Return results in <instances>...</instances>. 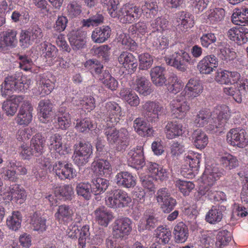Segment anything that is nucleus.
Listing matches in <instances>:
<instances>
[{
  "label": "nucleus",
  "instance_id": "obj_1",
  "mask_svg": "<svg viewBox=\"0 0 248 248\" xmlns=\"http://www.w3.org/2000/svg\"><path fill=\"white\" fill-rule=\"evenodd\" d=\"M235 113L236 111L231 110L226 105L218 106L213 113L208 110H201L197 114L194 124L198 127H202L209 124L208 129L217 132V129L223 127L232 114Z\"/></svg>",
  "mask_w": 248,
  "mask_h": 248
},
{
  "label": "nucleus",
  "instance_id": "obj_2",
  "mask_svg": "<svg viewBox=\"0 0 248 248\" xmlns=\"http://www.w3.org/2000/svg\"><path fill=\"white\" fill-rule=\"evenodd\" d=\"M31 84V79L26 76L18 78L15 76H8L1 85V95L6 97L14 91L24 92L30 88Z\"/></svg>",
  "mask_w": 248,
  "mask_h": 248
},
{
  "label": "nucleus",
  "instance_id": "obj_3",
  "mask_svg": "<svg viewBox=\"0 0 248 248\" xmlns=\"http://www.w3.org/2000/svg\"><path fill=\"white\" fill-rule=\"evenodd\" d=\"M105 134L107 141L111 145H115L118 151L125 150L128 145V132L125 128L117 131L114 127L108 128L105 130Z\"/></svg>",
  "mask_w": 248,
  "mask_h": 248
},
{
  "label": "nucleus",
  "instance_id": "obj_4",
  "mask_svg": "<svg viewBox=\"0 0 248 248\" xmlns=\"http://www.w3.org/2000/svg\"><path fill=\"white\" fill-rule=\"evenodd\" d=\"M105 201L108 206L118 208L128 206L132 199L125 191L118 189L108 192Z\"/></svg>",
  "mask_w": 248,
  "mask_h": 248
},
{
  "label": "nucleus",
  "instance_id": "obj_5",
  "mask_svg": "<svg viewBox=\"0 0 248 248\" xmlns=\"http://www.w3.org/2000/svg\"><path fill=\"white\" fill-rule=\"evenodd\" d=\"M93 153L92 146L89 143L80 142L75 146L72 156L74 163L82 166L88 162Z\"/></svg>",
  "mask_w": 248,
  "mask_h": 248
},
{
  "label": "nucleus",
  "instance_id": "obj_6",
  "mask_svg": "<svg viewBox=\"0 0 248 248\" xmlns=\"http://www.w3.org/2000/svg\"><path fill=\"white\" fill-rule=\"evenodd\" d=\"M141 16L140 8L130 3L124 5L119 13L120 21L123 23H132L138 20Z\"/></svg>",
  "mask_w": 248,
  "mask_h": 248
},
{
  "label": "nucleus",
  "instance_id": "obj_7",
  "mask_svg": "<svg viewBox=\"0 0 248 248\" xmlns=\"http://www.w3.org/2000/svg\"><path fill=\"white\" fill-rule=\"evenodd\" d=\"M1 195L4 200L19 204L23 203L27 196L24 189L17 184H13L6 188Z\"/></svg>",
  "mask_w": 248,
  "mask_h": 248
},
{
  "label": "nucleus",
  "instance_id": "obj_8",
  "mask_svg": "<svg viewBox=\"0 0 248 248\" xmlns=\"http://www.w3.org/2000/svg\"><path fill=\"white\" fill-rule=\"evenodd\" d=\"M186 97L181 94L173 99L170 103V110L174 116L177 118H184L190 109V106Z\"/></svg>",
  "mask_w": 248,
  "mask_h": 248
},
{
  "label": "nucleus",
  "instance_id": "obj_9",
  "mask_svg": "<svg viewBox=\"0 0 248 248\" xmlns=\"http://www.w3.org/2000/svg\"><path fill=\"white\" fill-rule=\"evenodd\" d=\"M223 175V171L219 170L216 166H208L201 177L202 184L200 185L199 189L202 187H213L215 182Z\"/></svg>",
  "mask_w": 248,
  "mask_h": 248
},
{
  "label": "nucleus",
  "instance_id": "obj_10",
  "mask_svg": "<svg viewBox=\"0 0 248 248\" xmlns=\"http://www.w3.org/2000/svg\"><path fill=\"white\" fill-rule=\"evenodd\" d=\"M105 110L106 113L105 120L109 126H114L120 120L122 115V108L115 102L108 101L105 105Z\"/></svg>",
  "mask_w": 248,
  "mask_h": 248
},
{
  "label": "nucleus",
  "instance_id": "obj_11",
  "mask_svg": "<svg viewBox=\"0 0 248 248\" xmlns=\"http://www.w3.org/2000/svg\"><path fill=\"white\" fill-rule=\"evenodd\" d=\"M227 141L233 146L243 148L248 145V139L244 130L236 128L232 129L228 132Z\"/></svg>",
  "mask_w": 248,
  "mask_h": 248
},
{
  "label": "nucleus",
  "instance_id": "obj_12",
  "mask_svg": "<svg viewBox=\"0 0 248 248\" xmlns=\"http://www.w3.org/2000/svg\"><path fill=\"white\" fill-rule=\"evenodd\" d=\"M203 90V87L201 81L196 78H193L188 80L184 90L180 94L188 100H192L200 96Z\"/></svg>",
  "mask_w": 248,
  "mask_h": 248
},
{
  "label": "nucleus",
  "instance_id": "obj_13",
  "mask_svg": "<svg viewBox=\"0 0 248 248\" xmlns=\"http://www.w3.org/2000/svg\"><path fill=\"white\" fill-rule=\"evenodd\" d=\"M156 200L165 213L170 212L176 204L175 199L171 197L170 194L166 188H161L158 190Z\"/></svg>",
  "mask_w": 248,
  "mask_h": 248
},
{
  "label": "nucleus",
  "instance_id": "obj_14",
  "mask_svg": "<svg viewBox=\"0 0 248 248\" xmlns=\"http://www.w3.org/2000/svg\"><path fill=\"white\" fill-rule=\"evenodd\" d=\"M132 220L128 217L116 220L113 227V236L121 238L128 235L132 231Z\"/></svg>",
  "mask_w": 248,
  "mask_h": 248
},
{
  "label": "nucleus",
  "instance_id": "obj_15",
  "mask_svg": "<svg viewBox=\"0 0 248 248\" xmlns=\"http://www.w3.org/2000/svg\"><path fill=\"white\" fill-rule=\"evenodd\" d=\"M53 171L61 179H72L77 176L76 170L72 164L61 161L53 165Z\"/></svg>",
  "mask_w": 248,
  "mask_h": 248
},
{
  "label": "nucleus",
  "instance_id": "obj_16",
  "mask_svg": "<svg viewBox=\"0 0 248 248\" xmlns=\"http://www.w3.org/2000/svg\"><path fill=\"white\" fill-rule=\"evenodd\" d=\"M218 66L217 58L214 55L204 56L197 64L198 70L202 74L209 75L215 70Z\"/></svg>",
  "mask_w": 248,
  "mask_h": 248
},
{
  "label": "nucleus",
  "instance_id": "obj_17",
  "mask_svg": "<svg viewBox=\"0 0 248 248\" xmlns=\"http://www.w3.org/2000/svg\"><path fill=\"white\" fill-rule=\"evenodd\" d=\"M142 109L147 119L151 122L156 121L159 116L163 113V107L156 102H146L142 105Z\"/></svg>",
  "mask_w": 248,
  "mask_h": 248
},
{
  "label": "nucleus",
  "instance_id": "obj_18",
  "mask_svg": "<svg viewBox=\"0 0 248 248\" xmlns=\"http://www.w3.org/2000/svg\"><path fill=\"white\" fill-rule=\"evenodd\" d=\"M127 159L131 166L138 169L142 168L145 164L143 147L139 145L131 149L128 153Z\"/></svg>",
  "mask_w": 248,
  "mask_h": 248
},
{
  "label": "nucleus",
  "instance_id": "obj_19",
  "mask_svg": "<svg viewBox=\"0 0 248 248\" xmlns=\"http://www.w3.org/2000/svg\"><path fill=\"white\" fill-rule=\"evenodd\" d=\"M91 170L96 176L108 177L112 173V168L108 160L96 159L91 164Z\"/></svg>",
  "mask_w": 248,
  "mask_h": 248
},
{
  "label": "nucleus",
  "instance_id": "obj_20",
  "mask_svg": "<svg viewBox=\"0 0 248 248\" xmlns=\"http://www.w3.org/2000/svg\"><path fill=\"white\" fill-rule=\"evenodd\" d=\"M32 108L27 101L22 104L16 118V123L20 125H28L31 121Z\"/></svg>",
  "mask_w": 248,
  "mask_h": 248
},
{
  "label": "nucleus",
  "instance_id": "obj_21",
  "mask_svg": "<svg viewBox=\"0 0 248 248\" xmlns=\"http://www.w3.org/2000/svg\"><path fill=\"white\" fill-rule=\"evenodd\" d=\"M49 143L50 150L60 155H66L69 152V146L64 142L62 137L59 134L52 135L49 139Z\"/></svg>",
  "mask_w": 248,
  "mask_h": 248
},
{
  "label": "nucleus",
  "instance_id": "obj_22",
  "mask_svg": "<svg viewBox=\"0 0 248 248\" xmlns=\"http://www.w3.org/2000/svg\"><path fill=\"white\" fill-rule=\"evenodd\" d=\"M16 31L15 30H8L0 37V52L4 53L7 48L15 47L17 43Z\"/></svg>",
  "mask_w": 248,
  "mask_h": 248
},
{
  "label": "nucleus",
  "instance_id": "obj_23",
  "mask_svg": "<svg viewBox=\"0 0 248 248\" xmlns=\"http://www.w3.org/2000/svg\"><path fill=\"white\" fill-rule=\"evenodd\" d=\"M86 32L80 30H73L68 34L70 45L74 50H79L85 45Z\"/></svg>",
  "mask_w": 248,
  "mask_h": 248
},
{
  "label": "nucleus",
  "instance_id": "obj_24",
  "mask_svg": "<svg viewBox=\"0 0 248 248\" xmlns=\"http://www.w3.org/2000/svg\"><path fill=\"white\" fill-rule=\"evenodd\" d=\"M227 35L232 41L241 45L248 41V30L242 27H233L228 31Z\"/></svg>",
  "mask_w": 248,
  "mask_h": 248
},
{
  "label": "nucleus",
  "instance_id": "obj_25",
  "mask_svg": "<svg viewBox=\"0 0 248 248\" xmlns=\"http://www.w3.org/2000/svg\"><path fill=\"white\" fill-rule=\"evenodd\" d=\"M94 217L98 224L105 227L114 217L112 213L104 206L98 207L94 211Z\"/></svg>",
  "mask_w": 248,
  "mask_h": 248
},
{
  "label": "nucleus",
  "instance_id": "obj_26",
  "mask_svg": "<svg viewBox=\"0 0 248 248\" xmlns=\"http://www.w3.org/2000/svg\"><path fill=\"white\" fill-rule=\"evenodd\" d=\"M119 63L129 72H133L137 69V59L132 53L127 51L121 53L118 58Z\"/></svg>",
  "mask_w": 248,
  "mask_h": 248
},
{
  "label": "nucleus",
  "instance_id": "obj_27",
  "mask_svg": "<svg viewBox=\"0 0 248 248\" xmlns=\"http://www.w3.org/2000/svg\"><path fill=\"white\" fill-rule=\"evenodd\" d=\"M56 126L62 130L67 129L71 125V118L66 107L61 106L55 118Z\"/></svg>",
  "mask_w": 248,
  "mask_h": 248
},
{
  "label": "nucleus",
  "instance_id": "obj_28",
  "mask_svg": "<svg viewBox=\"0 0 248 248\" xmlns=\"http://www.w3.org/2000/svg\"><path fill=\"white\" fill-rule=\"evenodd\" d=\"M178 29L182 32H185L193 27L194 24L193 16L185 11H181L177 14Z\"/></svg>",
  "mask_w": 248,
  "mask_h": 248
},
{
  "label": "nucleus",
  "instance_id": "obj_29",
  "mask_svg": "<svg viewBox=\"0 0 248 248\" xmlns=\"http://www.w3.org/2000/svg\"><path fill=\"white\" fill-rule=\"evenodd\" d=\"M147 168L149 175L156 180L164 181L168 178V170L161 165L155 163L149 162Z\"/></svg>",
  "mask_w": 248,
  "mask_h": 248
},
{
  "label": "nucleus",
  "instance_id": "obj_30",
  "mask_svg": "<svg viewBox=\"0 0 248 248\" xmlns=\"http://www.w3.org/2000/svg\"><path fill=\"white\" fill-rule=\"evenodd\" d=\"M165 132L167 138L171 140L182 135L185 132V127L178 122L170 121L166 124Z\"/></svg>",
  "mask_w": 248,
  "mask_h": 248
},
{
  "label": "nucleus",
  "instance_id": "obj_31",
  "mask_svg": "<svg viewBox=\"0 0 248 248\" xmlns=\"http://www.w3.org/2000/svg\"><path fill=\"white\" fill-rule=\"evenodd\" d=\"M115 181L118 186L130 188L136 185L135 177L127 171H121L115 176Z\"/></svg>",
  "mask_w": 248,
  "mask_h": 248
},
{
  "label": "nucleus",
  "instance_id": "obj_32",
  "mask_svg": "<svg viewBox=\"0 0 248 248\" xmlns=\"http://www.w3.org/2000/svg\"><path fill=\"white\" fill-rule=\"evenodd\" d=\"M37 84L39 92L43 95L49 94L53 90L55 83L47 75H40L37 78Z\"/></svg>",
  "mask_w": 248,
  "mask_h": 248
},
{
  "label": "nucleus",
  "instance_id": "obj_33",
  "mask_svg": "<svg viewBox=\"0 0 248 248\" xmlns=\"http://www.w3.org/2000/svg\"><path fill=\"white\" fill-rule=\"evenodd\" d=\"M201 158V154L193 151L188 152L187 154L185 155V160L186 163L189 164L191 169L188 174H190L191 173L192 175L194 176L197 173Z\"/></svg>",
  "mask_w": 248,
  "mask_h": 248
},
{
  "label": "nucleus",
  "instance_id": "obj_34",
  "mask_svg": "<svg viewBox=\"0 0 248 248\" xmlns=\"http://www.w3.org/2000/svg\"><path fill=\"white\" fill-rule=\"evenodd\" d=\"M30 223L34 231L40 233L46 230V219L40 213H34L30 216Z\"/></svg>",
  "mask_w": 248,
  "mask_h": 248
},
{
  "label": "nucleus",
  "instance_id": "obj_35",
  "mask_svg": "<svg viewBox=\"0 0 248 248\" xmlns=\"http://www.w3.org/2000/svg\"><path fill=\"white\" fill-rule=\"evenodd\" d=\"M157 221V220L154 214L145 213L139 221L138 225V231L141 232L145 230H151L155 227Z\"/></svg>",
  "mask_w": 248,
  "mask_h": 248
},
{
  "label": "nucleus",
  "instance_id": "obj_36",
  "mask_svg": "<svg viewBox=\"0 0 248 248\" xmlns=\"http://www.w3.org/2000/svg\"><path fill=\"white\" fill-rule=\"evenodd\" d=\"M23 97L22 96L15 97L12 100H7L2 104V109L8 116H14L17 111L18 105L23 103Z\"/></svg>",
  "mask_w": 248,
  "mask_h": 248
},
{
  "label": "nucleus",
  "instance_id": "obj_37",
  "mask_svg": "<svg viewBox=\"0 0 248 248\" xmlns=\"http://www.w3.org/2000/svg\"><path fill=\"white\" fill-rule=\"evenodd\" d=\"M38 110L40 121L46 123L51 115L52 104L49 100H41L38 104Z\"/></svg>",
  "mask_w": 248,
  "mask_h": 248
},
{
  "label": "nucleus",
  "instance_id": "obj_38",
  "mask_svg": "<svg viewBox=\"0 0 248 248\" xmlns=\"http://www.w3.org/2000/svg\"><path fill=\"white\" fill-rule=\"evenodd\" d=\"M110 34V28L108 26H102L93 31L91 37L94 43H102L109 38Z\"/></svg>",
  "mask_w": 248,
  "mask_h": 248
},
{
  "label": "nucleus",
  "instance_id": "obj_39",
  "mask_svg": "<svg viewBox=\"0 0 248 248\" xmlns=\"http://www.w3.org/2000/svg\"><path fill=\"white\" fill-rule=\"evenodd\" d=\"M226 209V207L224 205L213 206L206 215V220L211 224L220 222L223 217V212Z\"/></svg>",
  "mask_w": 248,
  "mask_h": 248
},
{
  "label": "nucleus",
  "instance_id": "obj_40",
  "mask_svg": "<svg viewBox=\"0 0 248 248\" xmlns=\"http://www.w3.org/2000/svg\"><path fill=\"white\" fill-rule=\"evenodd\" d=\"M165 68L162 66H155L150 70V76L152 81L156 86L161 87L166 82V78L165 77Z\"/></svg>",
  "mask_w": 248,
  "mask_h": 248
},
{
  "label": "nucleus",
  "instance_id": "obj_41",
  "mask_svg": "<svg viewBox=\"0 0 248 248\" xmlns=\"http://www.w3.org/2000/svg\"><path fill=\"white\" fill-rule=\"evenodd\" d=\"M134 88L139 93L145 96L150 94L153 91L151 83L144 77H137Z\"/></svg>",
  "mask_w": 248,
  "mask_h": 248
},
{
  "label": "nucleus",
  "instance_id": "obj_42",
  "mask_svg": "<svg viewBox=\"0 0 248 248\" xmlns=\"http://www.w3.org/2000/svg\"><path fill=\"white\" fill-rule=\"evenodd\" d=\"M120 98L131 107H137L140 103L138 95L129 89L123 88L120 92Z\"/></svg>",
  "mask_w": 248,
  "mask_h": 248
},
{
  "label": "nucleus",
  "instance_id": "obj_43",
  "mask_svg": "<svg viewBox=\"0 0 248 248\" xmlns=\"http://www.w3.org/2000/svg\"><path fill=\"white\" fill-rule=\"evenodd\" d=\"M41 50L49 64H53L58 54L56 47L50 43L44 42L41 44Z\"/></svg>",
  "mask_w": 248,
  "mask_h": 248
},
{
  "label": "nucleus",
  "instance_id": "obj_44",
  "mask_svg": "<svg viewBox=\"0 0 248 248\" xmlns=\"http://www.w3.org/2000/svg\"><path fill=\"white\" fill-rule=\"evenodd\" d=\"M133 127L136 132L141 136H152L153 135L154 130L150 127L146 121L141 118H138L134 121Z\"/></svg>",
  "mask_w": 248,
  "mask_h": 248
},
{
  "label": "nucleus",
  "instance_id": "obj_45",
  "mask_svg": "<svg viewBox=\"0 0 248 248\" xmlns=\"http://www.w3.org/2000/svg\"><path fill=\"white\" fill-rule=\"evenodd\" d=\"M74 214L72 208L65 204L60 205L55 214V218L60 222H67L71 221Z\"/></svg>",
  "mask_w": 248,
  "mask_h": 248
},
{
  "label": "nucleus",
  "instance_id": "obj_46",
  "mask_svg": "<svg viewBox=\"0 0 248 248\" xmlns=\"http://www.w3.org/2000/svg\"><path fill=\"white\" fill-rule=\"evenodd\" d=\"M232 21L237 25H248V8L235 9L232 16Z\"/></svg>",
  "mask_w": 248,
  "mask_h": 248
},
{
  "label": "nucleus",
  "instance_id": "obj_47",
  "mask_svg": "<svg viewBox=\"0 0 248 248\" xmlns=\"http://www.w3.org/2000/svg\"><path fill=\"white\" fill-rule=\"evenodd\" d=\"M199 194L216 201H225L226 199L225 194L222 191H216L215 187H202L199 190Z\"/></svg>",
  "mask_w": 248,
  "mask_h": 248
},
{
  "label": "nucleus",
  "instance_id": "obj_48",
  "mask_svg": "<svg viewBox=\"0 0 248 248\" xmlns=\"http://www.w3.org/2000/svg\"><path fill=\"white\" fill-rule=\"evenodd\" d=\"M22 216L18 211H14L6 219V225L11 230L18 231L21 227Z\"/></svg>",
  "mask_w": 248,
  "mask_h": 248
},
{
  "label": "nucleus",
  "instance_id": "obj_49",
  "mask_svg": "<svg viewBox=\"0 0 248 248\" xmlns=\"http://www.w3.org/2000/svg\"><path fill=\"white\" fill-rule=\"evenodd\" d=\"M192 140L193 145L199 149L204 148L208 142V137L201 129H196L192 133Z\"/></svg>",
  "mask_w": 248,
  "mask_h": 248
},
{
  "label": "nucleus",
  "instance_id": "obj_50",
  "mask_svg": "<svg viewBox=\"0 0 248 248\" xmlns=\"http://www.w3.org/2000/svg\"><path fill=\"white\" fill-rule=\"evenodd\" d=\"M173 233L176 242L184 243L188 236V228L185 223L180 222L174 227Z\"/></svg>",
  "mask_w": 248,
  "mask_h": 248
},
{
  "label": "nucleus",
  "instance_id": "obj_51",
  "mask_svg": "<svg viewBox=\"0 0 248 248\" xmlns=\"http://www.w3.org/2000/svg\"><path fill=\"white\" fill-rule=\"evenodd\" d=\"M46 139L40 133L35 135L31 140V146L33 148L35 155H41L44 152Z\"/></svg>",
  "mask_w": 248,
  "mask_h": 248
},
{
  "label": "nucleus",
  "instance_id": "obj_52",
  "mask_svg": "<svg viewBox=\"0 0 248 248\" xmlns=\"http://www.w3.org/2000/svg\"><path fill=\"white\" fill-rule=\"evenodd\" d=\"M183 87V82L176 75L172 74L170 76L167 89L170 93L176 94L182 90Z\"/></svg>",
  "mask_w": 248,
  "mask_h": 248
},
{
  "label": "nucleus",
  "instance_id": "obj_53",
  "mask_svg": "<svg viewBox=\"0 0 248 248\" xmlns=\"http://www.w3.org/2000/svg\"><path fill=\"white\" fill-rule=\"evenodd\" d=\"M93 192L98 195L105 192L109 186L108 181L101 177L94 178L92 181Z\"/></svg>",
  "mask_w": 248,
  "mask_h": 248
},
{
  "label": "nucleus",
  "instance_id": "obj_54",
  "mask_svg": "<svg viewBox=\"0 0 248 248\" xmlns=\"http://www.w3.org/2000/svg\"><path fill=\"white\" fill-rule=\"evenodd\" d=\"M104 86L111 91H115L118 87V82L108 71H105L99 77Z\"/></svg>",
  "mask_w": 248,
  "mask_h": 248
},
{
  "label": "nucleus",
  "instance_id": "obj_55",
  "mask_svg": "<svg viewBox=\"0 0 248 248\" xmlns=\"http://www.w3.org/2000/svg\"><path fill=\"white\" fill-rule=\"evenodd\" d=\"M238 175L242 179L246 181L243 186L241 194L242 202L248 207V169H245L238 173Z\"/></svg>",
  "mask_w": 248,
  "mask_h": 248
},
{
  "label": "nucleus",
  "instance_id": "obj_56",
  "mask_svg": "<svg viewBox=\"0 0 248 248\" xmlns=\"http://www.w3.org/2000/svg\"><path fill=\"white\" fill-rule=\"evenodd\" d=\"M141 13H143L147 17L154 16L157 12L158 6L155 0H146L140 9Z\"/></svg>",
  "mask_w": 248,
  "mask_h": 248
},
{
  "label": "nucleus",
  "instance_id": "obj_57",
  "mask_svg": "<svg viewBox=\"0 0 248 248\" xmlns=\"http://www.w3.org/2000/svg\"><path fill=\"white\" fill-rule=\"evenodd\" d=\"M155 237L158 239L157 242H162L163 244L168 243L171 237V232L169 229L163 226H159L155 230Z\"/></svg>",
  "mask_w": 248,
  "mask_h": 248
},
{
  "label": "nucleus",
  "instance_id": "obj_58",
  "mask_svg": "<svg viewBox=\"0 0 248 248\" xmlns=\"http://www.w3.org/2000/svg\"><path fill=\"white\" fill-rule=\"evenodd\" d=\"M232 234L227 230L219 231L217 236L216 248H223L227 246L232 240Z\"/></svg>",
  "mask_w": 248,
  "mask_h": 248
},
{
  "label": "nucleus",
  "instance_id": "obj_59",
  "mask_svg": "<svg viewBox=\"0 0 248 248\" xmlns=\"http://www.w3.org/2000/svg\"><path fill=\"white\" fill-rule=\"evenodd\" d=\"M220 162L223 167L228 170L236 168L239 164L236 157L229 153H225L221 156Z\"/></svg>",
  "mask_w": 248,
  "mask_h": 248
},
{
  "label": "nucleus",
  "instance_id": "obj_60",
  "mask_svg": "<svg viewBox=\"0 0 248 248\" xmlns=\"http://www.w3.org/2000/svg\"><path fill=\"white\" fill-rule=\"evenodd\" d=\"M76 192L78 196L82 197L85 200H89L91 197L93 189L89 183H80L77 184Z\"/></svg>",
  "mask_w": 248,
  "mask_h": 248
},
{
  "label": "nucleus",
  "instance_id": "obj_61",
  "mask_svg": "<svg viewBox=\"0 0 248 248\" xmlns=\"http://www.w3.org/2000/svg\"><path fill=\"white\" fill-rule=\"evenodd\" d=\"M225 11L221 8H216L211 9L208 16V19L212 24H218L224 17Z\"/></svg>",
  "mask_w": 248,
  "mask_h": 248
},
{
  "label": "nucleus",
  "instance_id": "obj_62",
  "mask_svg": "<svg viewBox=\"0 0 248 248\" xmlns=\"http://www.w3.org/2000/svg\"><path fill=\"white\" fill-rule=\"evenodd\" d=\"M118 41L122 44L125 49L135 51L137 47V43L129 35L124 33L120 34L117 38Z\"/></svg>",
  "mask_w": 248,
  "mask_h": 248
},
{
  "label": "nucleus",
  "instance_id": "obj_63",
  "mask_svg": "<svg viewBox=\"0 0 248 248\" xmlns=\"http://www.w3.org/2000/svg\"><path fill=\"white\" fill-rule=\"evenodd\" d=\"M139 62V68L140 70H147L153 63V57L149 53H144L140 54L138 57Z\"/></svg>",
  "mask_w": 248,
  "mask_h": 248
},
{
  "label": "nucleus",
  "instance_id": "obj_64",
  "mask_svg": "<svg viewBox=\"0 0 248 248\" xmlns=\"http://www.w3.org/2000/svg\"><path fill=\"white\" fill-rule=\"evenodd\" d=\"M95 126V123H93L90 119L85 118L77 120L75 128L79 132H83L94 128Z\"/></svg>",
  "mask_w": 248,
  "mask_h": 248
}]
</instances>
